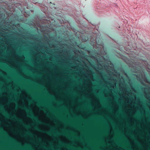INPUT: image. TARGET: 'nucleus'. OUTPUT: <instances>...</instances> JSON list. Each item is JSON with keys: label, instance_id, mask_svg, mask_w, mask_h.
Instances as JSON below:
<instances>
[{"label": "nucleus", "instance_id": "1a4fd4ad", "mask_svg": "<svg viewBox=\"0 0 150 150\" xmlns=\"http://www.w3.org/2000/svg\"><path fill=\"white\" fill-rule=\"evenodd\" d=\"M76 65L77 64V63H76Z\"/></svg>", "mask_w": 150, "mask_h": 150}, {"label": "nucleus", "instance_id": "9d476101", "mask_svg": "<svg viewBox=\"0 0 150 150\" xmlns=\"http://www.w3.org/2000/svg\"><path fill=\"white\" fill-rule=\"evenodd\" d=\"M5 112H6V113H7V112L5 111Z\"/></svg>", "mask_w": 150, "mask_h": 150}, {"label": "nucleus", "instance_id": "6e6552de", "mask_svg": "<svg viewBox=\"0 0 150 150\" xmlns=\"http://www.w3.org/2000/svg\"><path fill=\"white\" fill-rule=\"evenodd\" d=\"M99 65L100 66H101V64H99Z\"/></svg>", "mask_w": 150, "mask_h": 150}, {"label": "nucleus", "instance_id": "0eeeda50", "mask_svg": "<svg viewBox=\"0 0 150 150\" xmlns=\"http://www.w3.org/2000/svg\"><path fill=\"white\" fill-rule=\"evenodd\" d=\"M36 128L37 129H38V128H37V127H36Z\"/></svg>", "mask_w": 150, "mask_h": 150}, {"label": "nucleus", "instance_id": "7ed1b4c3", "mask_svg": "<svg viewBox=\"0 0 150 150\" xmlns=\"http://www.w3.org/2000/svg\"><path fill=\"white\" fill-rule=\"evenodd\" d=\"M43 132L44 133H46L47 134H49V135H51L52 134V133L50 131H43Z\"/></svg>", "mask_w": 150, "mask_h": 150}, {"label": "nucleus", "instance_id": "39448f33", "mask_svg": "<svg viewBox=\"0 0 150 150\" xmlns=\"http://www.w3.org/2000/svg\"><path fill=\"white\" fill-rule=\"evenodd\" d=\"M3 63V64H5V65H7V64H6V63H5L3 62V63Z\"/></svg>", "mask_w": 150, "mask_h": 150}, {"label": "nucleus", "instance_id": "f257e3e1", "mask_svg": "<svg viewBox=\"0 0 150 150\" xmlns=\"http://www.w3.org/2000/svg\"><path fill=\"white\" fill-rule=\"evenodd\" d=\"M19 107L20 108L25 109L28 113V116L31 117L33 119L35 120L38 123L42 124L48 126H49V125L39 120L38 119V117L37 116L34 115L32 111L30 110L29 109H28L25 107L19 106Z\"/></svg>", "mask_w": 150, "mask_h": 150}, {"label": "nucleus", "instance_id": "9b49d317", "mask_svg": "<svg viewBox=\"0 0 150 150\" xmlns=\"http://www.w3.org/2000/svg\"><path fill=\"white\" fill-rule=\"evenodd\" d=\"M144 76H145V75H144Z\"/></svg>", "mask_w": 150, "mask_h": 150}, {"label": "nucleus", "instance_id": "f03ea898", "mask_svg": "<svg viewBox=\"0 0 150 150\" xmlns=\"http://www.w3.org/2000/svg\"><path fill=\"white\" fill-rule=\"evenodd\" d=\"M14 119L16 120L17 121L20 122H22V121L21 119L17 118L15 115H13V117Z\"/></svg>", "mask_w": 150, "mask_h": 150}, {"label": "nucleus", "instance_id": "20e7f679", "mask_svg": "<svg viewBox=\"0 0 150 150\" xmlns=\"http://www.w3.org/2000/svg\"><path fill=\"white\" fill-rule=\"evenodd\" d=\"M127 76V77H128V76H129V77H132L133 76ZM136 76V77H138V76L136 75V76Z\"/></svg>", "mask_w": 150, "mask_h": 150}, {"label": "nucleus", "instance_id": "423d86ee", "mask_svg": "<svg viewBox=\"0 0 150 150\" xmlns=\"http://www.w3.org/2000/svg\"><path fill=\"white\" fill-rule=\"evenodd\" d=\"M29 134L31 135H32V134L31 133H30Z\"/></svg>", "mask_w": 150, "mask_h": 150}]
</instances>
